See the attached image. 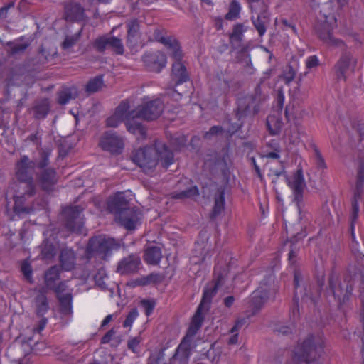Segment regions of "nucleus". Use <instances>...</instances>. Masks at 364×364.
I'll return each mask as SVG.
<instances>
[{
	"label": "nucleus",
	"mask_w": 364,
	"mask_h": 364,
	"mask_svg": "<svg viewBox=\"0 0 364 364\" xmlns=\"http://www.w3.org/2000/svg\"><path fill=\"white\" fill-rule=\"evenodd\" d=\"M36 162L31 160L28 156H22L16 165V176L18 181L14 190V205L10 219L16 220L32 213L35 208L31 203V198L36 193L33 173Z\"/></svg>",
	"instance_id": "1"
},
{
	"label": "nucleus",
	"mask_w": 364,
	"mask_h": 364,
	"mask_svg": "<svg viewBox=\"0 0 364 364\" xmlns=\"http://www.w3.org/2000/svg\"><path fill=\"white\" fill-rule=\"evenodd\" d=\"M133 161L144 171H153L159 162L168 168L174 161L173 154L167 146L156 141L154 146H146L138 149L132 156Z\"/></svg>",
	"instance_id": "2"
},
{
	"label": "nucleus",
	"mask_w": 364,
	"mask_h": 364,
	"mask_svg": "<svg viewBox=\"0 0 364 364\" xmlns=\"http://www.w3.org/2000/svg\"><path fill=\"white\" fill-rule=\"evenodd\" d=\"M324 349V339L321 334L309 335L294 348L293 364H313L321 358Z\"/></svg>",
	"instance_id": "3"
},
{
	"label": "nucleus",
	"mask_w": 364,
	"mask_h": 364,
	"mask_svg": "<svg viewBox=\"0 0 364 364\" xmlns=\"http://www.w3.org/2000/svg\"><path fill=\"white\" fill-rule=\"evenodd\" d=\"M332 2L324 3L316 16L314 29L318 36L324 43L330 46H340L343 41L332 36V30L336 26V18L334 15Z\"/></svg>",
	"instance_id": "4"
},
{
	"label": "nucleus",
	"mask_w": 364,
	"mask_h": 364,
	"mask_svg": "<svg viewBox=\"0 0 364 364\" xmlns=\"http://www.w3.org/2000/svg\"><path fill=\"white\" fill-rule=\"evenodd\" d=\"M363 170L364 166L363 161L360 159L358 164V179L356 182L355 189L354 191L353 198L351 202V214H350V229H351V252L355 258L359 261L363 259V255L358 249V242L355 240L354 225L356 223L359 212V203L363 201Z\"/></svg>",
	"instance_id": "5"
},
{
	"label": "nucleus",
	"mask_w": 364,
	"mask_h": 364,
	"mask_svg": "<svg viewBox=\"0 0 364 364\" xmlns=\"http://www.w3.org/2000/svg\"><path fill=\"white\" fill-rule=\"evenodd\" d=\"M303 277L301 274L298 272H294V296L293 299V304L290 310V318L293 322H295L299 318V296L301 297L303 301L310 303L315 305L318 299V291L315 293L312 291V287L309 283L300 285L302 282Z\"/></svg>",
	"instance_id": "6"
},
{
	"label": "nucleus",
	"mask_w": 364,
	"mask_h": 364,
	"mask_svg": "<svg viewBox=\"0 0 364 364\" xmlns=\"http://www.w3.org/2000/svg\"><path fill=\"white\" fill-rule=\"evenodd\" d=\"M114 113L119 118L125 122L127 129L130 133L139 135V137L144 139L146 136V129L137 121L136 108L130 110V105L127 100H123L117 107Z\"/></svg>",
	"instance_id": "7"
},
{
	"label": "nucleus",
	"mask_w": 364,
	"mask_h": 364,
	"mask_svg": "<svg viewBox=\"0 0 364 364\" xmlns=\"http://www.w3.org/2000/svg\"><path fill=\"white\" fill-rule=\"evenodd\" d=\"M228 273V268L226 264L218 261L214 269L212 282L208 284L203 290L202 300L199 304L200 307L208 310L213 297L215 296L218 288L225 283Z\"/></svg>",
	"instance_id": "8"
},
{
	"label": "nucleus",
	"mask_w": 364,
	"mask_h": 364,
	"mask_svg": "<svg viewBox=\"0 0 364 364\" xmlns=\"http://www.w3.org/2000/svg\"><path fill=\"white\" fill-rule=\"evenodd\" d=\"M265 97H262L260 89H255L254 95H248L241 97L237 101L236 116L239 120H242L247 116L255 115L259 110V105Z\"/></svg>",
	"instance_id": "9"
},
{
	"label": "nucleus",
	"mask_w": 364,
	"mask_h": 364,
	"mask_svg": "<svg viewBox=\"0 0 364 364\" xmlns=\"http://www.w3.org/2000/svg\"><path fill=\"white\" fill-rule=\"evenodd\" d=\"M119 245L113 238L105 235H99L90 239L87 252L90 255H98L100 258L105 257L113 250H117Z\"/></svg>",
	"instance_id": "10"
},
{
	"label": "nucleus",
	"mask_w": 364,
	"mask_h": 364,
	"mask_svg": "<svg viewBox=\"0 0 364 364\" xmlns=\"http://www.w3.org/2000/svg\"><path fill=\"white\" fill-rule=\"evenodd\" d=\"M328 286L329 291L331 292L338 306L348 299L353 290V284L349 280L345 279L342 282L340 277L334 272L329 277Z\"/></svg>",
	"instance_id": "11"
},
{
	"label": "nucleus",
	"mask_w": 364,
	"mask_h": 364,
	"mask_svg": "<svg viewBox=\"0 0 364 364\" xmlns=\"http://www.w3.org/2000/svg\"><path fill=\"white\" fill-rule=\"evenodd\" d=\"M83 208L80 205L68 206L62 211L65 228L73 232L80 233L84 225Z\"/></svg>",
	"instance_id": "12"
},
{
	"label": "nucleus",
	"mask_w": 364,
	"mask_h": 364,
	"mask_svg": "<svg viewBox=\"0 0 364 364\" xmlns=\"http://www.w3.org/2000/svg\"><path fill=\"white\" fill-rule=\"evenodd\" d=\"M357 67V58L350 52H343L334 65L338 80H346L349 72L353 73Z\"/></svg>",
	"instance_id": "13"
},
{
	"label": "nucleus",
	"mask_w": 364,
	"mask_h": 364,
	"mask_svg": "<svg viewBox=\"0 0 364 364\" xmlns=\"http://www.w3.org/2000/svg\"><path fill=\"white\" fill-rule=\"evenodd\" d=\"M286 178L288 186L293 191L294 195V202L297 206L299 213L301 214L302 208L304 207L303 192L306 187L303 171L301 169H298L294 174L292 179H289L287 176Z\"/></svg>",
	"instance_id": "14"
},
{
	"label": "nucleus",
	"mask_w": 364,
	"mask_h": 364,
	"mask_svg": "<svg viewBox=\"0 0 364 364\" xmlns=\"http://www.w3.org/2000/svg\"><path fill=\"white\" fill-rule=\"evenodd\" d=\"M164 107L163 102L159 99L142 103L136 107L138 119H156L162 113Z\"/></svg>",
	"instance_id": "15"
},
{
	"label": "nucleus",
	"mask_w": 364,
	"mask_h": 364,
	"mask_svg": "<svg viewBox=\"0 0 364 364\" xmlns=\"http://www.w3.org/2000/svg\"><path fill=\"white\" fill-rule=\"evenodd\" d=\"M269 296V289L261 285L254 291L250 298L247 306V316L255 315L267 302Z\"/></svg>",
	"instance_id": "16"
},
{
	"label": "nucleus",
	"mask_w": 364,
	"mask_h": 364,
	"mask_svg": "<svg viewBox=\"0 0 364 364\" xmlns=\"http://www.w3.org/2000/svg\"><path fill=\"white\" fill-rule=\"evenodd\" d=\"M141 213L135 207H129L116 214L115 220L127 230H133L140 220Z\"/></svg>",
	"instance_id": "17"
},
{
	"label": "nucleus",
	"mask_w": 364,
	"mask_h": 364,
	"mask_svg": "<svg viewBox=\"0 0 364 364\" xmlns=\"http://www.w3.org/2000/svg\"><path fill=\"white\" fill-rule=\"evenodd\" d=\"M142 60L149 71L155 73L161 72L166 65V57L159 50L144 53Z\"/></svg>",
	"instance_id": "18"
},
{
	"label": "nucleus",
	"mask_w": 364,
	"mask_h": 364,
	"mask_svg": "<svg viewBox=\"0 0 364 364\" xmlns=\"http://www.w3.org/2000/svg\"><path fill=\"white\" fill-rule=\"evenodd\" d=\"M141 266V262L139 255L130 254L119 262L117 272L121 275L134 274L139 270Z\"/></svg>",
	"instance_id": "19"
},
{
	"label": "nucleus",
	"mask_w": 364,
	"mask_h": 364,
	"mask_svg": "<svg viewBox=\"0 0 364 364\" xmlns=\"http://www.w3.org/2000/svg\"><path fill=\"white\" fill-rule=\"evenodd\" d=\"M100 145L105 151L118 154L122 151L124 144L122 139L115 132H107L102 137Z\"/></svg>",
	"instance_id": "20"
},
{
	"label": "nucleus",
	"mask_w": 364,
	"mask_h": 364,
	"mask_svg": "<svg viewBox=\"0 0 364 364\" xmlns=\"http://www.w3.org/2000/svg\"><path fill=\"white\" fill-rule=\"evenodd\" d=\"M129 207H130L129 202L123 192L117 193L110 197L107 203L108 210L114 215Z\"/></svg>",
	"instance_id": "21"
},
{
	"label": "nucleus",
	"mask_w": 364,
	"mask_h": 364,
	"mask_svg": "<svg viewBox=\"0 0 364 364\" xmlns=\"http://www.w3.org/2000/svg\"><path fill=\"white\" fill-rule=\"evenodd\" d=\"M186 336L178 346L174 355L171 358L173 364H186L191 355V346Z\"/></svg>",
	"instance_id": "22"
},
{
	"label": "nucleus",
	"mask_w": 364,
	"mask_h": 364,
	"mask_svg": "<svg viewBox=\"0 0 364 364\" xmlns=\"http://www.w3.org/2000/svg\"><path fill=\"white\" fill-rule=\"evenodd\" d=\"M38 179L40 186L44 191H50L58 181L55 170L53 168L43 169L38 175Z\"/></svg>",
	"instance_id": "23"
},
{
	"label": "nucleus",
	"mask_w": 364,
	"mask_h": 364,
	"mask_svg": "<svg viewBox=\"0 0 364 364\" xmlns=\"http://www.w3.org/2000/svg\"><path fill=\"white\" fill-rule=\"evenodd\" d=\"M65 18L68 21H81L85 20V10L77 3L71 2L65 7Z\"/></svg>",
	"instance_id": "24"
},
{
	"label": "nucleus",
	"mask_w": 364,
	"mask_h": 364,
	"mask_svg": "<svg viewBox=\"0 0 364 364\" xmlns=\"http://www.w3.org/2000/svg\"><path fill=\"white\" fill-rule=\"evenodd\" d=\"M59 260L61 267L65 271H70L75 268L76 262V255L75 252L68 247H64L61 250Z\"/></svg>",
	"instance_id": "25"
},
{
	"label": "nucleus",
	"mask_w": 364,
	"mask_h": 364,
	"mask_svg": "<svg viewBox=\"0 0 364 364\" xmlns=\"http://www.w3.org/2000/svg\"><path fill=\"white\" fill-rule=\"evenodd\" d=\"M251 19L259 36H262L265 33L267 26L269 23L268 12L267 10L264 9L257 15L256 18L254 16H252Z\"/></svg>",
	"instance_id": "26"
},
{
	"label": "nucleus",
	"mask_w": 364,
	"mask_h": 364,
	"mask_svg": "<svg viewBox=\"0 0 364 364\" xmlns=\"http://www.w3.org/2000/svg\"><path fill=\"white\" fill-rule=\"evenodd\" d=\"M32 109L33 111L34 117L36 119H44L50 110V103L48 100L44 98L36 100Z\"/></svg>",
	"instance_id": "27"
},
{
	"label": "nucleus",
	"mask_w": 364,
	"mask_h": 364,
	"mask_svg": "<svg viewBox=\"0 0 364 364\" xmlns=\"http://www.w3.org/2000/svg\"><path fill=\"white\" fill-rule=\"evenodd\" d=\"M59 302V310L63 316H70L73 314V293H65V296L57 298Z\"/></svg>",
	"instance_id": "28"
},
{
	"label": "nucleus",
	"mask_w": 364,
	"mask_h": 364,
	"mask_svg": "<svg viewBox=\"0 0 364 364\" xmlns=\"http://www.w3.org/2000/svg\"><path fill=\"white\" fill-rule=\"evenodd\" d=\"M172 74L176 84L179 85L188 80V75L181 62H174L172 65Z\"/></svg>",
	"instance_id": "29"
},
{
	"label": "nucleus",
	"mask_w": 364,
	"mask_h": 364,
	"mask_svg": "<svg viewBox=\"0 0 364 364\" xmlns=\"http://www.w3.org/2000/svg\"><path fill=\"white\" fill-rule=\"evenodd\" d=\"M203 309H205V308L200 307V305L198 306L197 311L192 318L191 324L188 330L186 336H193L197 333L198 330L201 327L203 321V317L202 315V311Z\"/></svg>",
	"instance_id": "30"
},
{
	"label": "nucleus",
	"mask_w": 364,
	"mask_h": 364,
	"mask_svg": "<svg viewBox=\"0 0 364 364\" xmlns=\"http://www.w3.org/2000/svg\"><path fill=\"white\" fill-rule=\"evenodd\" d=\"M225 208V192L223 189L219 188L215 196V203L210 214L212 219L216 218L223 211Z\"/></svg>",
	"instance_id": "31"
},
{
	"label": "nucleus",
	"mask_w": 364,
	"mask_h": 364,
	"mask_svg": "<svg viewBox=\"0 0 364 364\" xmlns=\"http://www.w3.org/2000/svg\"><path fill=\"white\" fill-rule=\"evenodd\" d=\"M60 269L55 265L49 268L45 273L44 282L47 289L53 288L55 282L60 279Z\"/></svg>",
	"instance_id": "32"
},
{
	"label": "nucleus",
	"mask_w": 364,
	"mask_h": 364,
	"mask_svg": "<svg viewBox=\"0 0 364 364\" xmlns=\"http://www.w3.org/2000/svg\"><path fill=\"white\" fill-rule=\"evenodd\" d=\"M144 260L149 264H157L159 263L161 257V248L156 246L148 247L144 253Z\"/></svg>",
	"instance_id": "33"
},
{
	"label": "nucleus",
	"mask_w": 364,
	"mask_h": 364,
	"mask_svg": "<svg viewBox=\"0 0 364 364\" xmlns=\"http://www.w3.org/2000/svg\"><path fill=\"white\" fill-rule=\"evenodd\" d=\"M77 96V90L75 87H64L58 92V103L60 105L67 104L70 100Z\"/></svg>",
	"instance_id": "34"
},
{
	"label": "nucleus",
	"mask_w": 364,
	"mask_h": 364,
	"mask_svg": "<svg viewBox=\"0 0 364 364\" xmlns=\"http://www.w3.org/2000/svg\"><path fill=\"white\" fill-rule=\"evenodd\" d=\"M267 126L272 135H277L282 129V122L278 116L272 114L267 118Z\"/></svg>",
	"instance_id": "35"
},
{
	"label": "nucleus",
	"mask_w": 364,
	"mask_h": 364,
	"mask_svg": "<svg viewBox=\"0 0 364 364\" xmlns=\"http://www.w3.org/2000/svg\"><path fill=\"white\" fill-rule=\"evenodd\" d=\"M36 312L39 316H42L49 309L48 302L46 294L40 292L36 297Z\"/></svg>",
	"instance_id": "36"
},
{
	"label": "nucleus",
	"mask_w": 364,
	"mask_h": 364,
	"mask_svg": "<svg viewBox=\"0 0 364 364\" xmlns=\"http://www.w3.org/2000/svg\"><path fill=\"white\" fill-rule=\"evenodd\" d=\"M107 43L108 48H112L116 54L122 55L124 53V46L120 38L114 36H107Z\"/></svg>",
	"instance_id": "37"
},
{
	"label": "nucleus",
	"mask_w": 364,
	"mask_h": 364,
	"mask_svg": "<svg viewBox=\"0 0 364 364\" xmlns=\"http://www.w3.org/2000/svg\"><path fill=\"white\" fill-rule=\"evenodd\" d=\"M104 86V82L102 80V76H96L93 79L89 80L86 85L85 90L88 93H94L100 90Z\"/></svg>",
	"instance_id": "38"
},
{
	"label": "nucleus",
	"mask_w": 364,
	"mask_h": 364,
	"mask_svg": "<svg viewBox=\"0 0 364 364\" xmlns=\"http://www.w3.org/2000/svg\"><path fill=\"white\" fill-rule=\"evenodd\" d=\"M199 195L198 189L196 186H192L180 192H174L172 193V198L175 199H184L193 198Z\"/></svg>",
	"instance_id": "39"
},
{
	"label": "nucleus",
	"mask_w": 364,
	"mask_h": 364,
	"mask_svg": "<svg viewBox=\"0 0 364 364\" xmlns=\"http://www.w3.org/2000/svg\"><path fill=\"white\" fill-rule=\"evenodd\" d=\"M240 11V3L236 0H232L229 5L228 12L225 15V18L230 21L236 19L239 16Z\"/></svg>",
	"instance_id": "40"
},
{
	"label": "nucleus",
	"mask_w": 364,
	"mask_h": 364,
	"mask_svg": "<svg viewBox=\"0 0 364 364\" xmlns=\"http://www.w3.org/2000/svg\"><path fill=\"white\" fill-rule=\"evenodd\" d=\"M245 31L242 23L236 24L233 28L232 33L230 35V41L240 43L242 40L243 33Z\"/></svg>",
	"instance_id": "41"
},
{
	"label": "nucleus",
	"mask_w": 364,
	"mask_h": 364,
	"mask_svg": "<svg viewBox=\"0 0 364 364\" xmlns=\"http://www.w3.org/2000/svg\"><path fill=\"white\" fill-rule=\"evenodd\" d=\"M40 159L36 164L38 168L43 169L49 164V157L50 156V151L49 149H41L39 152Z\"/></svg>",
	"instance_id": "42"
},
{
	"label": "nucleus",
	"mask_w": 364,
	"mask_h": 364,
	"mask_svg": "<svg viewBox=\"0 0 364 364\" xmlns=\"http://www.w3.org/2000/svg\"><path fill=\"white\" fill-rule=\"evenodd\" d=\"M7 45L10 48V54L11 55H17V54L23 53L29 46V44L28 43H14V42H9L7 43Z\"/></svg>",
	"instance_id": "43"
},
{
	"label": "nucleus",
	"mask_w": 364,
	"mask_h": 364,
	"mask_svg": "<svg viewBox=\"0 0 364 364\" xmlns=\"http://www.w3.org/2000/svg\"><path fill=\"white\" fill-rule=\"evenodd\" d=\"M50 290H53L55 295L56 298L65 296V293L72 292V290H70L67 282L65 281H63L59 282L58 284H55L53 288H50Z\"/></svg>",
	"instance_id": "44"
},
{
	"label": "nucleus",
	"mask_w": 364,
	"mask_h": 364,
	"mask_svg": "<svg viewBox=\"0 0 364 364\" xmlns=\"http://www.w3.org/2000/svg\"><path fill=\"white\" fill-rule=\"evenodd\" d=\"M105 278H107L105 273V270L101 269L98 271L97 274L95 276L96 284L103 291L109 290V288L105 282Z\"/></svg>",
	"instance_id": "45"
},
{
	"label": "nucleus",
	"mask_w": 364,
	"mask_h": 364,
	"mask_svg": "<svg viewBox=\"0 0 364 364\" xmlns=\"http://www.w3.org/2000/svg\"><path fill=\"white\" fill-rule=\"evenodd\" d=\"M55 254V247L51 244H44L42 246L41 256L44 259H50Z\"/></svg>",
	"instance_id": "46"
},
{
	"label": "nucleus",
	"mask_w": 364,
	"mask_h": 364,
	"mask_svg": "<svg viewBox=\"0 0 364 364\" xmlns=\"http://www.w3.org/2000/svg\"><path fill=\"white\" fill-rule=\"evenodd\" d=\"M163 277L160 274L151 273L147 275L146 277L141 279L140 284L147 285L151 283H159L162 281Z\"/></svg>",
	"instance_id": "47"
},
{
	"label": "nucleus",
	"mask_w": 364,
	"mask_h": 364,
	"mask_svg": "<svg viewBox=\"0 0 364 364\" xmlns=\"http://www.w3.org/2000/svg\"><path fill=\"white\" fill-rule=\"evenodd\" d=\"M93 47L98 52L103 53L105 49L108 48V44L107 43V36H104L95 39L93 43Z\"/></svg>",
	"instance_id": "48"
},
{
	"label": "nucleus",
	"mask_w": 364,
	"mask_h": 364,
	"mask_svg": "<svg viewBox=\"0 0 364 364\" xmlns=\"http://www.w3.org/2000/svg\"><path fill=\"white\" fill-rule=\"evenodd\" d=\"M138 315L137 309L136 308L132 309L123 323V326L125 328L131 326Z\"/></svg>",
	"instance_id": "49"
},
{
	"label": "nucleus",
	"mask_w": 364,
	"mask_h": 364,
	"mask_svg": "<svg viewBox=\"0 0 364 364\" xmlns=\"http://www.w3.org/2000/svg\"><path fill=\"white\" fill-rule=\"evenodd\" d=\"M127 27L128 36L134 37L139 30V21L136 19L132 20L127 23Z\"/></svg>",
	"instance_id": "50"
},
{
	"label": "nucleus",
	"mask_w": 364,
	"mask_h": 364,
	"mask_svg": "<svg viewBox=\"0 0 364 364\" xmlns=\"http://www.w3.org/2000/svg\"><path fill=\"white\" fill-rule=\"evenodd\" d=\"M141 341V339L139 336H136L129 339L127 343L128 348L134 353H139V348Z\"/></svg>",
	"instance_id": "51"
},
{
	"label": "nucleus",
	"mask_w": 364,
	"mask_h": 364,
	"mask_svg": "<svg viewBox=\"0 0 364 364\" xmlns=\"http://www.w3.org/2000/svg\"><path fill=\"white\" fill-rule=\"evenodd\" d=\"M140 304H141V306L144 309L145 314L146 316H149L152 313V311L154 309L155 302L153 300L144 299V300L141 301Z\"/></svg>",
	"instance_id": "52"
},
{
	"label": "nucleus",
	"mask_w": 364,
	"mask_h": 364,
	"mask_svg": "<svg viewBox=\"0 0 364 364\" xmlns=\"http://www.w3.org/2000/svg\"><path fill=\"white\" fill-rule=\"evenodd\" d=\"M314 154L317 167L321 169H326L327 168V166L321 152L317 148H315Z\"/></svg>",
	"instance_id": "53"
},
{
	"label": "nucleus",
	"mask_w": 364,
	"mask_h": 364,
	"mask_svg": "<svg viewBox=\"0 0 364 364\" xmlns=\"http://www.w3.org/2000/svg\"><path fill=\"white\" fill-rule=\"evenodd\" d=\"M121 122H122V120L115 113L109 117L106 120V124L109 127H117Z\"/></svg>",
	"instance_id": "54"
},
{
	"label": "nucleus",
	"mask_w": 364,
	"mask_h": 364,
	"mask_svg": "<svg viewBox=\"0 0 364 364\" xmlns=\"http://www.w3.org/2000/svg\"><path fill=\"white\" fill-rule=\"evenodd\" d=\"M171 56L175 60V62H181L182 58V51L178 44L172 49L169 50Z\"/></svg>",
	"instance_id": "55"
},
{
	"label": "nucleus",
	"mask_w": 364,
	"mask_h": 364,
	"mask_svg": "<svg viewBox=\"0 0 364 364\" xmlns=\"http://www.w3.org/2000/svg\"><path fill=\"white\" fill-rule=\"evenodd\" d=\"M299 247H297L294 244H292L290 247L289 252L288 260L291 264H294L296 262V258L297 257Z\"/></svg>",
	"instance_id": "56"
},
{
	"label": "nucleus",
	"mask_w": 364,
	"mask_h": 364,
	"mask_svg": "<svg viewBox=\"0 0 364 364\" xmlns=\"http://www.w3.org/2000/svg\"><path fill=\"white\" fill-rule=\"evenodd\" d=\"M164 355L163 353H159L156 358L150 357L149 363V364H173L171 359L169 360L168 363L164 361Z\"/></svg>",
	"instance_id": "57"
},
{
	"label": "nucleus",
	"mask_w": 364,
	"mask_h": 364,
	"mask_svg": "<svg viewBox=\"0 0 364 364\" xmlns=\"http://www.w3.org/2000/svg\"><path fill=\"white\" fill-rule=\"evenodd\" d=\"M159 41L166 46L168 50L172 49L177 44H178V42L176 39H173L171 37H161Z\"/></svg>",
	"instance_id": "58"
},
{
	"label": "nucleus",
	"mask_w": 364,
	"mask_h": 364,
	"mask_svg": "<svg viewBox=\"0 0 364 364\" xmlns=\"http://www.w3.org/2000/svg\"><path fill=\"white\" fill-rule=\"evenodd\" d=\"M78 37L77 36H67L63 43V48L64 49H69L77 43Z\"/></svg>",
	"instance_id": "59"
},
{
	"label": "nucleus",
	"mask_w": 364,
	"mask_h": 364,
	"mask_svg": "<svg viewBox=\"0 0 364 364\" xmlns=\"http://www.w3.org/2000/svg\"><path fill=\"white\" fill-rule=\"evenodd\" d=\"M295 77V71L291 66H289L284 73V80L287 84L291 82Z\"/></svg>",
	"instance_id": "60"
},
{
	"label": "nucleus",
	"mask_w": 364,
	"mask_h": 364,
	"mask_svg": "<svg viewBox=\"0 0 364 364\" xmlns=\"http://www.w3.org/2000/svg\"><path fill=\"white\" fill-rule=\"evenodd\" d=\"M37 63L39 64H45L48 60V55L47 51L43 48H41L38 54L37 55Z\"/></svg>",
	"instance_id": "61"
},
{
	"label": "nucleus",
	"mask_w": 364,
	"mask_h": 364,
	"mask_svg": "<svg viewBox=\"0 0 364 364\" xmlns=\"http://www.w3.org/2000/svg\"><path fill=\"white\" fill-rule=\"evenodd\" d=\"M318 64L319 60L317 56L316 55L310 56L306 60V66L309 69L317 67Z\"/></svg>",
	"instance_id": "62"
},
{
	"label": "nucleus",
	"mask_w": 364,
	"mask_h": 364,
	"mask_svg": "<svg viewBox=\"0 0 364 364\" xmlns=\"http://www.w3.org/2000/svg\"><path fill=\"white\" fill-rule=\"evenodd\" d=\"M21 271L27 280L31 282L32 269L28 263H23L21 266Z\"/></svg>",
	"instance_id": "63"
},
{
	"label": "nucleus",
	"mask_w": 364,
	"mask_h": 364,
	"mask_svg": "<svg viewBox=\"0 0 364 364\" xmlns=\"http://www.w3.org/2000/svg\"><path fill=\"white\" fill-rule=\"evenodd\" d=\"M295 329V326L294 323L290 324L289 326H282L279 327L277 331L279 333L282 335H288L291 333Z\"/></svg>",
	"instance_id": "64"
}]
</instances>
